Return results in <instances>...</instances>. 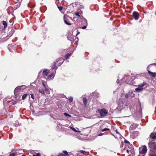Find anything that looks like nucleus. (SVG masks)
Returning <instances> with one entry per match:
<instances>
[{
  "label": "nucleus",
  "mask_w": 156,
  "mask_h": 156,
  "mask_svg": "<svg viewBox=\"0 0 156 156\" xmlns=\"http://www.w3.org/2000/svg\"><path fill=\"white\" fill-rule=\"evenodd\" d=\"M156 68V63H154L150 64L147 68V70L149 74L151 76L153 77L156 76V73H153L149 71L150 69L149 68Z\"/></svg>",
  "instance_id": "nucleus-1"
},
{
  "label": "nucleus",
  "mask_w": 156,
  "mask_h": 156,
  "mask_svg": "<svg viewBox=\"0 0 156 156\" xmlns=\"http://www.w3.org/2000/svg\"><path fill=\"white\" fill-rule=\"evenodd\" d=\"M146 83L144 82L143 83L141 84L138 85V87L136 88L135 90L137 92H140L142 91L144 89L143 87L145 85Z\"/></svg>",
  "instance_id": "nucleus-2"
},
{
  "label": "nucleus",
  "mask_w": 156,
  "mask_h": 156,
  "mask_svg": "<svg viewBox=\"0 0 156 156\" xmlns=\"http://www.w3.org/2000/svg\"><path fill=\"white\" fill-rule=\"evenodd\" d=\"M98 112L101 116H104L108 112V111L104 108L102 109L101 110H98Z\"/></svg>",
  "instance_id": "nucleus-3"
},
{
  "label": "nucleus",
  "mask_w": 156,
  "mask_h": 156,
  "mask_svg": "<svg viewBox=\"0 0 156 156\" xmlns=\"http://www.w3.org/2000/svg\"><path fill=\"white\" fill-rule=\"evenodd\" d=\"M139 152L140 154H145L147 152V147L145 145H144L142 147L139 148Z\"/></svg>",
  "instance_id": "nucleus-4"
},
{
  "label": "nucleus",
  "mask_w": 156,
  "mask_h": 156,
  "mask_svg": "<svg viewBox=\"0 0 156 156\" xmlns=\"http://www.w3.org/2000/svg\"><path fill=\"white\" fill-rule=\"evenodd\" d=\"M148 144L150 148L153 150H156V143L152 141L151 142H149Z\"/></svg>",
  "instance_id": "nucleus-5"
},
{
  "label": "nucleus",
  "mask_w": 156,
  "mask_h": 156,
  "mask_svg": "<svg viewBox=\"0 0 156 156\" xmlns=\"http://www.w3.org/2000/svg\"><path fill=\"white\" fill-rule=\"evenodd\" d=\"M69 17L66 15H65L64 16V22L67 25H70L71 23L69 22Z\"/></svg>",
  "instance_id": "nucleus-6"
},
{
  "label": "nucleus",
  "mask_w": 156,
  "mask_h": 156,
  "mask_svg": "<svg viewBox=\"0 0 156 156\" xmlns=\"http://www.w3.org/2000/svg\"><path fill=\"white\" fill-rule=\"evenodd\" d=\"M133 16L135 20H138L139 18V15L138 12H134L133 13Z\"/></svg>",
  "instance_id": "nucleus-7"
},
{
  "label": "nucleus",
  "mask_w": 156,
  "mask_h": 156,
  "mask_svg": "<svg viewBox=\"0 0 156 156\" xmlns=\"http://www.w3.org/2000/svg\"><path fill=\"white\" fill-rule=\"evenodd\" d=\"M42 85L45 88V92H49V89L47 88V86H46V83L44 81L42 82Z\"/></svg>",
  "instance_id": "nucleus-8"
},
{
  "label": "nucleus",
  "mask_w": 156,
  "mask_h": 156,
  "mask_svg": "<svg viewBox=\"0 0 156 156\" xmlns=\"http://www.w3.org/2000/svg\"><path fill=\"white\" fill-rule=\"evenodd\" d=\"M63 152V153H59L58 155V156H66L68 155V152L66 151H64Z\"/></svg>",
  "instance_id": "nucleus-9"
},
{
  "label": "nucleus",
  "mask_w": 156,
  "mask_h": 156,
  "mask_svg": "<svg viewBox=\"0 0 156 156\" xmlns=\"http://www.w3.org/2000/svg\"><path fill=\"white\" fill-rule=\"evenodd\" d=\"M150 136L152 139L156 140V133H151Z\"/></svg>",
  "instance_id": "nucleus-10"
},
{
  "label": "nucleus",
  "mask_w": 156,
  "mask_h": 156,
  "mask_svg": "<svg viewBox=\"0 0 156 156\" xmlns=\"http://www.w3.org/2000/svg\"><path fill=\"white\" fill-rule=\"evenodd\" d=\"M49 70L48 69H44L43 72V75L44 76L47 75L49 72Z\"/></svg>",
  "instance_id": "nucleus-11"
},
{
  "label": "nucleus",
  "mask_w": 156,
  "mask_h": 156,
  "mask_svg": "<svg viewBox=\"0 0 156 156\" xmlns=\"http://www.w3.org/2000/svg\"><path fill=\"white\" fill-rule=\"evenodd\" d=\"M55 73H52L51 74L49 75L48 76V79H51L54 78L55 75Z\"/></svg>",
  "instance_id": "nucleus-12"
},
{
  "label": "nucleus",
  "mask_w": 156,
  "mask_h": 156,
  "mask_svg": "<svg viewBox=\"0 0 156 156\" xmlns=\"http://www.w3.org/2000/svg\"><path fill=\"white\" fill-rule=\"evenodd\" d=\"M26 87L25 86H19V87H17L15 88V92H16L18 90H20V89L22 87H23V88L25 89L26 88Z\"/></svg>",
  "instance_id": "nucleus-13"
},
{
  "label": "nucleus",
  "mask_w": 156,
  "mask_h": 156,
  "mask_svg": "<svg viewBox=\"0 0 156 156\" xmlns=\"http://www.w3.org/2000/svg\"><path fill=\"white\" fill-rule=\"evenodd\" d=\"M83 102L84 103V105H86L87 104V98H84V97L83 98Z\"/></svg>",
  "instance_id": "nucleus-14"
},
{
  "label": "nucleus",
  "mask_w": 156,
  "mask_h": 156,
  "mask_svg": "<svg viewBox=\"0 0 156 156\" xmlns=\"http://www.w3.org/2000/svg\"><path fill=\"white\" fill-rule=\"evenodd\" d=\"M57 62H58L59 65L60 66L63 63V61L62 59H59V60L58 61H57Z\"/></svg>",
  "instance_id": "nucleus-15"
},
{
  "label": "nucleus",
  "mask_w": 156,
  "mask_h": 156,
  "mask_svg": "<svg viewBox=\"0 0 156 156\" xmlns=\"http://www.w3.org/2000/svg\"><path fill=\"white\" fill-rule=\"evenodd\" d=\"M39 92L42 94H44V92L42 89H40L39 90Z\"/></svg>",
  "instance_id": "nucleus-16"
},
{
  "label": "nucleus",
  "mask_w": 156,
  "mask_h": 156,
  "mask_svg": "<svg viewBox=\"0 0 156 156\" xmlns=\"http://www.w3.org/2000/svg\"><path fill=\"white\" fill-rule=\"evenodd\" d=\"M2 24L4 26V28H5L7 26V24L5 21H2Z\"/></svg>",
  "instance_id": "nucleus-17"
},
{
  "label": "nucleus",
  "mask_w": 156,
  "mask_h": 156,
  "mask_svg": "<svg viewBox=\"0 0 156 156\" xmlns=\"http://www.w3.org/2000/svg\"><path fill=\"white\" fill-rule=\"evenodd\" d=\"M70 128L72 130H73L74 131V132H78V133H80V131H77L73 127H70Z\"/></svg>",
  "instance_id": "nucleus-18"
},
{
  "label": "nucleus",
  "mask_w": 156,
  "mask_h": 156,
  "mask_svg": "<svg viewBox=\"0 0 156 156\" xmlns=\"http://www.w3.org/2000/svg\"><path fill=\"white\" fill-rule=\"evenodd\" d=\"M56 66V63L55 62H54L53 63V64L52 65L51 67L52 69H55Z\"/></svg>",
  "instance_id": "nucleus-19"
},
{
  "label": "nucleus",
  "mask_w": 156,
  "mask_h": 156,
  "mask_svg": "<svg viewBox=\"0 0 156 156\" xmlns=\"http://www.w3.org/2000/svg\"><path fill=\"white\" fill-rule=\"evenodd\" d=\"M70 55H71V54H67L65 55V58L66 59H68Z\"/></svg>",
  "instance_id": "nucleus-20"
},
{
  "label": "nucleus",
  "mask_w": 156,
  "mask_h": 156,
  "mask_svg": "<svg viewBox=\"0 0 156 156\" xmlns=\"http://www.w3.org/2000/svg\"><path fill=\"white\" fill-rule=\"evenodd\" d=\"M68 99V100H69V101L70 102H71L73 101V98L72 97H70Z\"/></svg>",
  "instance_id": "nucleus-21"
},
{
  "label": "nucleus",
  "mask_w": 156,
  "mask_h": 156,
  "mask_svg": "<svg viewBox=\"0 0 156 156\" xmlns=\"http://www.w3.org/2000/svg\"><path fill=\"white\" fill-rule=\"evenodd\" d=\"M64 115L68 117H71V115L67 113H64Z\"/></svg>",
  "instance_id": "nucleus-22"
},
{
  "label": "nucleus",
  "mask_w": 156,
  "mask_h": 156,
  "mask_svg": "<svg viewBox=\"0 0 156 156\" xmlns=\"http://www.w3.org/2000/svg\"><path fill=\"white\" fill-rule=\"evenodd\" d=\"M27 96V94H23L22 97V99L23 100H24L26 98Z\"/></svg>",
  "instance_id": "nucleus-23"
},
{
  "label": "nucleus",
  "mask_w": 156,
  "mask_h": 156,
  "mask_svg": "<svg viewBox=\"0 0 156 156\" xmlns=\"http://www.w3.org/2000/svg\"><path fill=\"white\" fill-rule=\"evenodd\" d=\"M109 129H109L107 128H104V129H102V130H101V131L102 132H104V131H105L109 130Z\"/></svg>",
  "instance_id": "nucleus-24"
},
{
  "label": "nucleus",
  "mask_w": 156,
  "mask_h": 156,
  "mask_svg": "<svg viewBox=\"0 0 156 156\" xmlns=\"http://www.w3.org/2000/svg\"><path fill=\"white\" fill-rule=\"evenodd\" d=\"M75 15L79 17H80L81 16L79 14V13L78 12H76L75 13Z\"/></svg>",
  "instance_id": "nucleus-25"
},
{
  "label": "nucleus",
  "mask_w": 156,
  "mask_h": 156,
  "mask_svg": "<svg viewBox=\"0 0 156 156\" xmlns=\"http://www.w3.org/2000/svg\"><path fill=\"white\" fill-rule=\"evenodd\" d=\"M33 156H41V154L39 153H37L36 154H33Z\"/></svg>",
  "instance_id": "nucleus-26"
},
{
  "label": "nucleus",
  "mask_w": 156,
  "mask_h": 156,
  "mask_svg": "<svg viewBox=\"0 0 156 156\" xmlns=\"http://www.w3.org/2000/svg\"><path fill=\"white\" fill-rule=\"evenodd\" d=\"M16 154L14 153H12L10 154L9 155V156H15Z\"/></svg>",
  "instance_id": "nucleus-27"
},
{
  "label": "nucleus",
  "mask_w": 156,
  "mask_h": 156,
  "mask_svg": "<svg viewBox=\"0 0 156 156\" xmlns=\"http://www.w3.org/2000/svg\"><path fill=\"white\" fill-rule=\"evenodd\" d=\"M58 8L59 10L60 11H61L62 10V9H63V7L62 6H60V7H58Z\"/></svg>",
  "instance_id": "nucleus-28"
},
{
  "label": "nucleus",
  "mask_w": 156,
  "mask_h": 156,
  "mask_svg": "<svg viewBox=\"0 0 156 156\" xmlns=\"http://www.w3.org/2000/svg\"><path fill=\"white\" fill-rule=\"evenodd\" d=\"M80 152L82 154H84L86 151L83 150H81Z\"/></svg>",
  "instance_id": "nucleus-29"
},
{
  "label": "nucleus",
  "mask_w": 156,
  "mask_h": 156,
  "mask_svg": "<svg viewBox=\"0 0 156 156\" xmlns=\"http://www.w3.org/2000/svg\"><path fill=\"white\" fill-rule=\"evenodd\" d=\"M30 95H31V98L33 99H34V95L33 94H30Z\"/></svg>",
  "instance_id": "nucleus-30"
},
{
  "label": "nucleus",
  "mask_w": 156,
  "mask_h": 156,
  "mask_svg": "<svg viewBox=\"0 0 156 156\" xmlns=\"http://www.w3.org/2000/svg\"><path fill=\"white\" fill-rule=\"evenodd\" d=\"M46 92L47 95L48 96H50L49 95V92L50 91H49V92Z\"/></svg>",
  "instance_id": "nucleus-31"
},
{
  "label": "nucleus",
  "mask_w": 156,
  "mask_h": 156,
  "mask_svg": "<svg viewBox=\"0 0 156 156\" xmlns=\"http://www.w3.org/2000/svg\"><path fill=\"white\" fill-rule=\"evenodd\" d=\"M104 133H100L99 135H98V136H102L103 135H104Z\"/></svg>",
  "instance_id": "nucleus-32"
},
{
  "label": "nucleus",
  "mask_w": 156,
  "mask_h": 156,
  "mask_svg": "<svg viewBox=\"0 0 156 156\" xmlns=\"http://www.w3.org/2000/svg\"><path fill=\"white\" fill-rule=\"evenodd\" d=\"M15 122H16V123L15 124H16V125L15 126H17L18 125V121H16Z\"/></svg>",
  "instance_id": "nucleus-33"
},
{
  "label": "nucleus",
  "mask_w": 156,
  "mask_h": 156,
  "mask_svg": "<svg viewBox=\"0 0 156 156\" xmlns=\"http://www.w3.org/2000/svg\"><path fill=\"white\" fill-rule=\"evenodd\" d=\"M86 27H87V26H84L83 27H82V28L83 29H86Z\"/></svg>",
  "instance_id": "nucleus-34"
},
{
  "label": "nucleus",
  "mask_w": 156,
  "mask_h": 156,
  "mask_svg": "<svg viewBox=\"0 0 156 156\" xmlns=\"http://www.w3.org/2000/svg\"><path fill=\"white\" fill-rule=\"evenodd\" d=\"M128 96H129V95L128 94H126L125 95V97L126 98H128Z\"/></svg>",
  "instance_id": "nucleus-35"
},
{
  "label": "nucleus",
  "mask_w": 156,
  "mask_h": 156,
  "mask_svg": "<svg viewBox=\"0 0 156 156\" xmlns=\"http://www.w3.org/2000/svg\"><path fill=\"white\" fill-rule=\"evenodd\" d=\"M149 156H156V154H152L150 155Z\"/></svg>",
  "instance_id": "nucleus-36"
},
{
  "label": "nucleus",
  "mask_w": 156,
  "mask_h": 156,
  "mask_svg": "<svg viewBox=\"0 0 156 156\" xmlns=\"http://www.w3.org/2000/svg\"><path fill=\"white\" fill-rule=\"evenodd\" d=\"M141 154H140H140L138 155V156H144V155L143 154V155H141Z\"/></svg>",
  "instance_id": "nucleus-37"
},
{
  "label": "nucleus",
  "mask_w": 156,
  "mask_h": 156,
  "mask_svg": "<svg viewBox=\"0 0 156 156\" xmlns=\"http://www.w3.org/2000/svg\"><path fill=\"white\" fill-rule=\"evenodd\" d=\"M125 142L127 143H129V142L127 140H125Z\"/></svg>",
  "instance_id": "nucleus-38"
},
{
  "label": "nucleus",
  "mask_w": 156,
  "mask_h": 156,
  "mask_svg": "<svg viewBox=\"0 0 156 156\" xmlns=\"http://www.w3.org/2000/svg\"><path fill=\"white\" fill-rule=\"evenodd\" d=\"M116 82H117V83H119V79L117 80Z\"/></svg>",
  "instance_id": "nucleus-39"
},
{
  "label": "nucleus",
  "mask_w": 156,
  "mask_h": 156,
  "mask_svg": "<svg viewBox=\"0 0 156 156\" xmlns=\"http://www.w3.org/2000/svg\"><path fill=\"white\" fill-rule=\"evenodd\" d=\"M134 94L133 93H131V96H134Z\"/></svg>",
  "instance_id": "nucleus-40"
},
{
  "label": "nucleus",
  "mask_w": 156,
  "mask_h": 156,
  "mask_svg": "<svg viewBox=\"0 0 156 156\" xmlns=\"http://www.w3.org/2000/svg\"><path fill=\"white\" fill-rule=\"evenodd\" d=\"M116 132L117 134H119V133L118 132L117 130H116Z\"/></svg>",
  "instance_id": "nucleus-41"
},
{
  "label": "nucleus",
  "mask_w": 156,
  "mask_h": 156,
  "mask_svg": "<svg viewBox=\"0 0 156 156\" xmlns=\"http://www.w3.org/2000/svg\"><path fill=\"white\" fill-rule=\"evenodd\" d=\"M134 125V126H135V127H136V126H137L136 124H133V126Z\"/></svg>",
  "instance_id": "nucleus-42"
},
{
  "label": "nucleus",
  "mask_w": 156,
  "mask_h": 156,
  "mask_svg": "<svg viewBox=\"0 0 156 156\" xmlns=\"http://www.w3.org/2000/svg\"><path fill=\"white\" fill-rule=\"evenodd\" d=\"M22 156H25V155L24 154H23V155H22Z\"/></svg>",
  "instance_id": "nucleus-43"
},
{
  "label": "nucleus",
  "mask_w": 156,
  "mask_h": 156,
  "mask_svg": "<svg viewBox=\"0 0 156 156\" xmlns=\"http://www.w3.org/2000/svg\"><path fill=\"white\" fill-rule=\"evenodd\" d=\"M128 83L129 85H131V84L130 83Z\"/></svg>",
  "instance_id": "nucleus-44"
},
{
  "label": "nucleus",
  "mask_w": 156,
  "mask_h": 156,
  "mask_svg": "<svg viewBox=\"0 0 156 156\" xmlns=\"http://www.w3.org/2000/svg\"><path fill=\"white\" fill-rule=\"evenodd\" d=\"M76 18L75 17H74L73 18V19H75V18Z\"/></svg>",
  "instance_id": "nucleus-45"
},
{
  "label": "nucleus",
  "mask_w": 156,
  "mask_h": 156,
  "mask_svg": "<svg viewBox=\"0 0 156 156\" xmlns=\"http://www.w3.org/2000/svg\"><path fill=\"white\" fill-rule=\"evenodd\" d=\"M86 22H87V20H85Z\"/></svg>",
  "instance_id": "nucleus-46"
},
{
  "label": "nucleus",
  "mask_w": 156,
  "mask_h": 156,
  "mask_svg": "<svg viewBox=\"0 0 156 156\" xmlns=\"http://www.w3.org/2000/svg\"><path fill=\"white\" fill-rule=\"evenodd\" d=\"M22 151L21 150H20V151Z\"/></svg>",
  "instance_id": "nucleus-47"
},
{
  "label": "nucleus",
  "mask_w": 156,
  "mask_h": 156,
  "mask_svg": "<svg viewBox=\"0 0 156 156\" xmlns=\"http://www.w3.org/2000/svg\"><path fill=\"white\" fill-rule=\"evenodd\" d=\"M128 150H127V152H128Z\"/></svg>",
  "instance_id": "nucleus-48"
},
{
  "label": "nucleus",
  "mask_w": 156,
  "mask_h": 156,
  "mask_svg": "<svg viewBox=\"0 0 156 156\" xmlns=\"http://www.w3.org/2000/svg\"><path fill=\"white\" fill-rule=\"evenodd\" d=\"M17 1H19V0H16Z\"/></svg>",
  "instance_id": "nucleus-49"
},
{
  "label": "nucleus",
  "mask_w": 156,
  "mask_h": 156,
  "mask_svg": "<svg viewBox=\"0 0 156 156\" xmlns=\"http://www.w3.org/2000/svg\"><path fill=\"white\" fill-rule=\"evenodd\" d=\"M57 1H58V0H57Z\"/></svg>",
  "instance_id": "nucleus-50"
}]
</instances>
